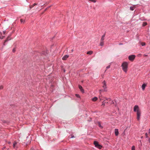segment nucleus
Here are the masks:
<instances>
[{"label":"nucleus","instance_id":"f257e3e1","mask_svg":"<svg viewBox=\"0 0 150 150\" xmlns=\"http://www.w3.org/2000/svg\"><path fill=\"white\" fill-rule=\"evenodd\" d=\"M122 67L123 71L126 73L127 72L128 67L127 63L126 62H123L122 64Z\"/></svg>","mask_w":150,"mask_h":150},{"label":"nucleus","instance_id":"f03ea898","mask_svg":"<svg viewBox=\"0 0 150 150\" xmlns=\"http://www.w3.org/2000/svg\"><path fill=\"white\" fill-rule=\"evenodd\" d=\"M94 144L96 147L98 148L99 149H100L102 147V146L100 145L99 144L98 142L97 141H94Z\"/></svg>","mask_w":150,"mask_h":150},{"label":"nucleus","instance_id":"7ed1b4c3","mask_svg":"<svg viewBox=\"0 0 150 150\" xmlns=\"http://www.w3.org/2000/svg\"><path fill=\"white\" fill-rule=\"evenodd\" d=\"M103 84V85L102 86V87L104 89V91H107V85H106V82L104 81L102 83Z\"/></svg>","mask_w":150,"mask_h":150},{"label":"nucleus","instance_id":"20e7f679","mask_svg":"<svg viewBox=\"0 0 150 150\" xmlns=\"http://www.w3.org/2000/svg\"><path fill=\"white\" fill-rule=\"evenodd\" d=\"M134 112H138V111H140L139 110V107L137 105H135L134 107Z\"/></svg>","mask_w":150,"mask_h":150},{"label":"nucleus","instance_id":"39448f33","mask_svg":"<svg viewBox=\"0 0 150 150\" xmlns=\"http://www.w3.org/2000/svg\"><path fill=\"white\" fill-rule=\"evenodd\" d=\"M141 114V111H138V112H137V119L138 120H140Z\"/></svg>","mask_w":150,"mask_h":150},{"label":"nucleus","instance_id":"423d86ee","mask_svg":"<svg viewBox=\"0 0 150 150\" xmlns=\"http://www.w3.org/2000/svg\"><path fill=\"white\" fill-rule=\"evenodd\" d=\"M135 56L134 55H130L128 57L130 61H133L135 59Z\"/></svg>","mask_w":150,"mask_h":150},{"label":"nucleus","instance_id":"0eeeda50","mask_svg":"<svg viewBox=\"0 0 150 150\" xmlns=\"http://www.w3.org/2000/svg\"><path fill=\"white\" fill-rule=\"evenodd\" d=\"M17 142L15 141L13 142V148L16 149L18 148V146L17 145Z\"/></svg>","mask_w":150,"mask_h":150},{"label":"nucleus","instance_id":"6e6552de","mask_svg":"<svg viewBox=\"0 0 150 150\" xmlns=\"http://www.w3.org/2000/svg\"><path fill=\"white\" fill-rule=\"evenodd\" d=\"M11 38L10 37V36H8L7 37V38H6V40L5 41H4V43L3 44V46H5V43L7 42V41L9 40H11Z\"/></svg>","mask_w":150,"mask_h":150},{"label":"nucleus","instance_id":"1a4fd4ad","mask_svg":"<svg viewBox=\"0 0 150 150\" xmlns=\"http://www.w3.org/2000/svg\"><path fill=\"white\" fill-rule=\"evenodd\" d=\"M115 135L116 136H117L119 134L118 129H115Z\"/></svg>","mask_w":150,"mask_h":150},{"label":"nucleus","instance_id":"9d476101","mask_svg":"<svg viewBox=\"0 0 150 150\" xmlns=\"http://www.w3.org/2000/svg\"><path fill=\"white\" fill-rule=\"evenodd\" d=\"M69 57V55H64L62 58L63 60H65Z\"/></svg>","mask_w":150,"mask_h":150},{"label":"nucleus","instance_id":"9b49d317","mask_svg":"<svg viewBox=\"0 0 150 150\" xmlns=\"http://www.w3.org/2000/svg\"><path fill=\"white\" fill-rule=\"evenodd\" d=\"M79 88L80 90L83 93L84 92V90L83 89L81 85H79Z\"/></svg>","mask_w":150,"mask_h":150},{"label":"nucleus","instance_id":"f8f14e48","mask_svg":"<svg viewBox=\"0 0 150 150\" xmlns=\"http://www.w3.org/2000/svg\"><path fill=\"white\" fill-rule=\"evenodd\" d=\"M105 34H104L103 35H102L101 38V39L100 40L103 41L104 39V37L105 36Z\"/></svg>","mask_w":150,"mask_h":150},{"label":"nucleus","instance_id":"ddd939ff","mask_svg":"<svg viewBox=\"0 0 150 150\" xmlns=\"http://www.w3.org/2000/svg\"><path fill=\"white\" fill-rule=\"evenodd\" d=\"M104 98V97H102V96L101 94H100L99 96V99H100V101L104 100V99L103 98Z\"/></svg>","mask_w":150,"mask_h":150},{"label":"nucleus","instance_id":"4468645a","mask_svg":"<svg viewBox=\"0 0 150 150\" xmlns=\"http://www.w3.org/2000/svg\"><path fill=\"white\" fill-rule=\"evenodd\" d=\"M100 45L101 46H103V45H104L103 41L100 40Z\"/></svg>","mask_w":150,"mask_h":150},{"label":"nucleus","instance_id":"2eb2a0df","mask_svg":"<svg viewBox=\"0 0 150 150\" xmlns=\"http://www.w3.org/2000/svg\"><path fill=\"white\" fill-rule=\"evenodd\" d=\"M146 86V85L145 84H143L142 85V89L143 90H144V89Z\"/></svg>","mask_w":150,"mask_h":150},{"label":"nucleus","instance_id":"dca6fc26","mask_svg":"<svg viewBox=\"0 0 150 150\" xmlns=\"http://www.w3.org/2000/svg\"><path fill=\"white\" fill-rule=\"evenodd\" d=\"M98 99V98L97 97H95L93 98L92 99V100L93 101H96V100H97Z\"/></svg>","mask_w":150,"mask_h":150},{"label":"nucleus","instance_id":"f3484780","mask_svg":"<svg viewBox=\"0 0 150 150\" xmlns=\"http://www.w3.org/2000/svg\"><path fill=\"white\" fill-rule=\"evenodd\" d=\"M135 8V5H134L133 7H130V9L131 10L133 11L134 10V9Z\"/></svg>","mask_w":150,"mask_h":150},{"label":"nucleus","instance_id":"a211bd4d","mask_svg":"<svg viewBox=\"0 0 150 150\" xmlns=\"http://www.w3.org/2000/svg\"><path fill=\"white\" fill-rule=\"evenodd\" d=\"M92 53H93V51H90L87 52V54L91 55V54H92Z\"/></svg>","mask_w":150,"mask_h":150},{"label":"nucleus","instance_id":"6ab92c4d","mask_svg":"<svg viewBox=\"0 0 150 150\" xmlns=\"http://www.w3.org/2000/svg\"><path fill=\"white\" fill-rule=\"evenodd\" d=\"M98 125L101 128H103L102 126L101 125V123L100 122H98Z\"/></svg>","mask_w":150,"mask_h":150},{"label":"nucleus","instance_id":"aec40b11","mask_svg":"<svg viewBox=\"0 0 150 150\" xmlns=\"http://www.w3.org/2000/svg\"><path fill=\"white\" fill-rule=\"evenodd\" d=\"M147 24V23L146 22H144L143 23L142 25L143 26H144L146 25Z\"/></svg>","mask_w":150,"mask_h":150},{"label":"nucleus","instance_id":"412c9836","mask_svg":"<svg viewBox=\"0 0 150 150\" xmlns=\"http://www.w3.org/2000/svg\"><path fill=\"white\" fill-rule=\"evenodd\" d=\"M141 45L142 46H144L145 45V43L144 42H142L141 43Z\"/></svg>","mask_w":150,"mask_h":150},{"label":"nucleus","instance_id":"4be33fe9","mask_svg":"<svg viewBox=\"0 0 150 150\" xmlns=\"http://www.w3.org/2000/svg\"><path fill=\"white\" fill-rule=\"evenodd\" d=\"M135 146H133L132 147V150H135Z\"/></svg>","mask_w":150,"mask_h":150},{"label":"nucleus","instance_id":"5701e85b","mask_svg":"<svg viewBox=\"0 0 150 150\" xmlns=\"http://www.w3.org/2000/svg\"><path fill=\"white\" fill-rule=\"evenodd\" d=\"M20 21H21V23H22V22H23V23H24L25 21V20H24L23 21V20L22 19H21L20 20Z\"/></svg>","mask_w":150,"mask_h":150},{"label":"nucleus","instance_id":"b1692460","mask_svg":"<svg viewBox=\"0 0 150 150\" xmlns=\"http://www.w3.org/2000/svg\"><path fill=\"white\" fill-rule=\"evenodd\" d=\"M104 89H103H103H102V90H99V92H100V93H101V92H103V91H104Z\"/></svg>","mask_w":150,"mask_h":150},{"label":"nucleus","instance_id":"393cba45","mask_svg":"<svg viewBox=\"0 0 150 150\" xmlns=\"http://www.w3.org/2000/svg\"><path fill=\"white\" fill-rule=\"evenodd\" d=\"M3 88V86H0V90L2 89Z\"/></svg>","mask_w":150,"mask_h":150},{"label":"nucleus","instance_id":"a878e982","mask_svg":"<svg viewBox=\"0 0 150 150\" xmlns=\"http://www.w3.org/2000/svg\"><path fill=\"white\" fill-rule=\"evenodd\" d=\"M90 1H91L92 2L95 3L96 2V1L95 0H89Z\"/></svg>","mask_w":150,"mask_h":150},{"label":"nucleus","instance_id":"bb28decb","mask_svg":"<svg viewBox=\"0 0 150 150\" xmlns=\"http://www.w3.org/2000/svg\"><path fill=\"white\" fill-rule=\"evenodd\" d=\"M145 136H146V138H148V134L147 133H146L145 134Z\"/></svg>","mask_w":150,"mask_h":150},{"label":"nucleus","instance_id":"cd10ccee","mask_svg":"<svg viewBox=\"0 0 150 150\" xmlns=\"http://www.w3.org/2000/svg\"><path fill=\"white\" fill-rule=\"evenodd\" d=\"M15 51H16V49H15V48H14L12 50V51L13 52H15Z\"/></svg>","mask_w":150,"mask_h":150},{"label":"nucleus","instance_id":"c85d7f7f","mask_svg":"<svg viewBox=\"0 0 150 150\" xmlns=\"http://www.w3.org/2000/svg\"><path fill=\"white\" fill-rule=\"evenodd\" d=\"M106 102H103L102 103V106H104L105 105V103Z\"/></svg>","mask_w":150,"mask_h":150},{"label":"nucleus","instance_id":"c756f323","mask_svg":"<svg viewBox=\"0 0 150 150\" xmlns=\"http://www.w3.org/2000/svg\"><path fill=\"white\" fill-rule=\"evenodd\" d=\"M110 65H109L107 67H106V69H109V68H110Z\"/></svg>","mask_w":150,"mask_h":150},{"label":"nucleus","instance_id":"7c9ffc66","mask_svg":"<svg viewBox=\"0 0 150 150\" xmlns=\"http://www.w3.org/2000/svg\"><path fill=\"white\" fill-rule=\"evenodd\" d=\"M37 4H36V3H34V4H33V5H32V6H35Z\"/></svg>","mask_w":150,"mask_h":150},{"label":"nucleus","instance_id":"2f4dec72","mask_svg":"<svg viewBox=\"0 0 150 150\" xmlns=\"http://www.w3.org/2000/svg\"><path fill=\"white\" fill-rule=\"evenodd\" d=\"M105 100H104V101L103 102H105V101H106L105 100H108V99L106 98H105ZM108 99H109V98H108Z\"/></svg>","mask_w":150,"mask_h":150},{"label":"nucleus","instance_id":"473e14b6","mask_svg":"<svg viewBox=\"0 0 150 150\" xmlns=\"http://www.w3.org/2000/svg\"><path fill=\"white\" fill-rule=\"evenodd\" d=\"M76 96L77 97L79 98L80 97L79 96L78 94H76Z\"/></svg>","mask_w":150,"mask_h":150},{"label":"nucleus","instance_id":"72a5a7b5","mask_svg":"<svg viewBox=\"0 0 150 150\" xmlns=\"http://www.w3.org/2000/svg\"><path fill=\"white\" fill-rule=\"evenodd\" d=\"M4 36H3L2 37H0V39H3L4 38Z\"/></svg>","mask_w":150,"mask_h":150},{"label":"nucleus","instance_id":"f704fd0d","mask_svg":"<svg viewBox=\"0 0 150 150\" xmlns=\"http://www.w3.org/2000/svg\"><path fill=\"white\" fill-rule=\"evenodd\" d=\"M33 7L32 5H31L30 6V8H31Z\"/></svg>","mask_w":150,"mask_h":150},{"label":"nucleus","instance_id":"c9c22d12","mask_svg":"<svg viewBox=\"0 0 150 150\" xmlns=\"http://www.w3.org/2000/svg\"><path fill=\"white\" fill-rule=\"evenodd\" d=\"M6 33V31H3V33L4 34H5Z\"/></svg>","mask_w":150,"mask_h":150},{"label":"nucleus","instance_id":"e433bc0d","mask_svg":"<svg viewBox=\"0 0 150 150\" xmlns=\"http://www.w3.org/2000/svg\"><path fill=\"white\" fill-rule=\"evenodd\" d=\"M144 56L146 57V56H147V55H146V54H144Z\"/></svg>","mask_w":150,"mask_h":150},{"label":"nucleus","instance_id":"4c0bfd02","mask_svg":"<svg viewBox=\"0 0 150 150\" xmlns=\"http://www.w3.org/2000/svg\"><path fill=\"white\" fill-rule=\"evenodd\" d=\"M149 133L150 134V129L149 130Z\"/></svg>","mask_w":150,"mask_h":150},{"label":"nucleus","instance_id":"58836bf2","mask_svg":"<svg viewBox=\"0 0 150 150\" xmlns=\"http://www.w3.org/2000/svg\"><path fill=\"white\" fill-rule=\"evenodd\" d=\"M73 137H74V136H72V137L71 138H73Z\"/></svg>","mask_w":150,"mask_h":150},{"label":"nucleus","instance_id":"ea45409f","mask_svg":"<svg viewBox=\"0 0 150 150\" xmlns=\"http://www.w3.org/2000/svg\"><path fill=\"white\" fill-rule=\"evenodd\" d=\"M5 122H6V121H4V122L5 123Z\"/></svg>","mask_w":150,"mask_h":150},{"label":"nucleus","instance_id":"a19ab883","mask_svg":"<svg viewBox=\"0 0 150 150\" xmlns=\"http://www.w3.org/2000/svg\"><path fill=\"white\" fill-rule=\"evenodd\" d=\"M71 51H72V52H73V50H72Z\"/></svg>","mask_w":150,"mask_h":150}]
</instances>
